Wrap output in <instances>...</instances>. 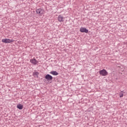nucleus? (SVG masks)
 Returning a JSON list of instances; mask_svg holds the SVG:
<instances>
[{
  "label": "nucleus",
  "instance_id": "nucleus-1",
  "mask_svg": "<svg viewBox=\"0 0 127 127\" xmlns=\"http://www.w3.org/2000/svg\"><path fill=\"white\" fill-rule=\"evenodd\" d=\"M2 42L3 43H11L12 42H14V40H10L9 39H2Z\"/></svg>",
  "mask_w": 127,
  "mask_h": 127
},
{
  "label": "nucleus",
  "instance_id": "nucleus-2",
  "mask_svg": "<svg viewBox=\"0 0 127 127\" xmlns=\"http://www.w3.org/2000/svg\"><path fill=\"white\" fill-rule=\"evenodd\" d=\"M99 73L102 75V76H107L108 75V72L107 70L105 69H103L100 71H99Z\"/></svg>",
  "mask_w": 127,
  "mask_h": 127
},
{
  "label": "nucleus",
  "instance_id": "nucleus-3",
  "mask_svg": "<svg viewBox=\"0 0 127 127\" xmlns=\"http://www.w3.org/2000/svg\"><path fill=\"white\" fill-rule=\"evenodd\" d=\"M45 78L47 80V81H52V80H53V77L48 74L45 76Z\"/></svg>",
  "mask_w": 127,
  "mask_h": 127
},
{
  "label": "nucleus",
  "instance_id": "nucleus-4",
  "mask_svg": "<svg viewBox=\"0 0 127 127\" xmlns=\"http://www.w3.org/2000/svg\"><path fill=\"white\" fill-rule=\"evenodd\" d=\"M79 31L82 33L84 32L85 33H88V32H89V30H88V29L83 27L80 28Z\"/></svg>",
  "mask_w": 127,
  "mask_h": 127
},
{
  "label": "nucleus",
  "instance_id": "nucleus-5",
  "mask_svg": "<svg viewBox=\"0 0 127 127\" xmlns=\"http://www.w3.org/2000/svg\"><path fill=\"white\" fill-rule=\"evenodd\" d=\"M30 62H31L32 64H33V65H36L37 63H38V62H37L35 59H31Z\"/></svg>",
  "mask_w": 127,
  "mask_h": 127
},
{
  "label": "nucleus",
  "instance_id": "nucleus-6",
  "mask_svg": "<svg viewBox=\"0 0 127 127\" xmlns=\"http://www.w3.org/2000/svg\"><path fill=\"white\" fill-rule=\"evenodd\" d=\"M44 12V11L41 8H39V9H38L36 10V12L38 14L41 15V14H43Z\"/></svg>",
  "mask_w": 127,
  "mask_h": 127
},
{
  "label": "nucleus",
  "instance_id": "nucleus-7",
  "mask_svg": "<svg viewBox=\"0 0 127 127\" xmlns=\"http://www.w3.org/2000/svg\"><path fill=\"white\" fill-rule=\"evenodd\" d=\"M17 109H19V110H22V109H23V105L21 104H19L17 105Z\"/></svg>",
  "mask_w": 127,
  "mask_h": 127
},
{
  "label": "nucleus",
  "instance_id": "nucleus-8",
  "mask_svg": "<svg viewBox=\"0 0 127 127\" xmlns=\"http://www.w3.org/2000/svg\"><path fill=\"white\" fill-rule=\"evenodd\" d=\"M50 74H52L54 76H57V75H58V72L56 71H52L50 72Z\"/></svg>",
  "mask_w": 127,
  "mask_h": 127
},
{
  "label": "nucleus",
  "instance_id": "nucleus-9",
  "mask_svg": "<svg viewBox=\"0 0 127 127\" xmlns=\"http://www.w3.org/2000/svg\"><path fill=\"white\" fill-rule=\"evenodd\" d=\"M58 20L60 21V22L63 21V17H62L61 15H59Z\"/></svg>",
  "mask_w": 127,
  "mask_h": 127
},
{
  "label": "nucleus",
  "instance_id": "nucleus-10",
  "mask_svg": "<svg viewBox=\"0 0 127 127\" xmlns=\"http://www.w3.org/2000/svg\"><path fill=\"white\" fill-rule=\"evenodd\" d=\"M33 76L34 77H38V75H39V73L38 72H33Z\"/></svg>",
  "mask_w": 127,
  "mask_h": 127
},
{
  "label": "nucleus",
  "instance_id": "nucleus-11",
  "mask_svg": "<svg viewBox=\"0 0 127 127\" xmlns=\"http://www.w3.org/2000/svg\"><path fill=\"white\" fill-rule=\"evenodd\" d=\"M123 92L124 91H121V93H120L119 96L120 98H123V97H124V94H123Z\"/></svg>",
  "mask_w": 127,
  "mask_h": 127
}]
</instances>
